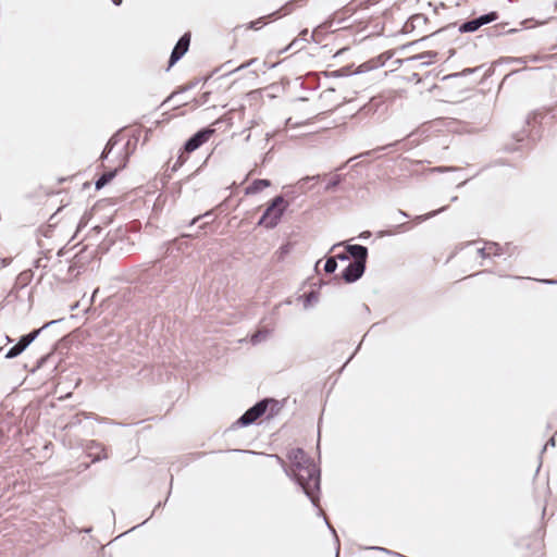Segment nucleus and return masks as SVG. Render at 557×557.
I'll return each mask as SVG.
<instances>
[{
    "instance_id": "obj_31",
    "label": "nucleus",
    "mask_w": 557,
    "mask_h": 557,
    "mask_svg": "<svg viewBox=\"0 0 557 557\" xmlns=\"http://www.w3.org/2000/svg\"><path fill=\"white\" fill-rule=\"evenodd\" d=\"M337 269L336 258L327 257L324 263V271L327 274H332Z\"/></svg>"
},
{
    "instance_id": "obj_28",
    "label": "nucleus",
    "mask_w": 557,
    "mask_h": 557,
    "mask_svg": "<svg viewBox=\"0 0 557 557\" xmlns=\"http://www.w3.org/2000/svg\"><path fill=\"white\" fill-rule=\"evenodd\" d=\"M479 70H480V66L467 67V69L462 70L461 72L448 74V75L444 76L443 79H450V78H456V77H461V76H468V75L475 73Z\"/></svg>"
},
{
    "instance_id": "obj_60",
    "label": "nucleus",
    "mask_w": 557,
    "mask_h": 557,
    "mask_svg": "<svg viewBox=\"0 0 557 557\" xmlns=\"http://www.w3.org/2000/svg\"><path fill=\"white\" fill-rule=\"evenodd\" d=\"M271 457H274L281 465H284V460L278 455H270Z\"/></svg>"
},
{
    "instance_id": "obj_9",
    "label": "nucleus",
    "mask_w": 557,
    "mask_h": 557,
    "mask_svg": "<svg viewBox=\"0 0 557 557\" xmlns=\"http://www.w3.org/2000/svg\"><path fill=\"white\" fill-rule=\"evenodd\" d=\"M367 269L366 264L359 262H349L348 265L342 271L341 277L347 284H352L360 280Z\"/></svg>"
},
{
    "instance_id": "obj_3",
    "label": "nucleus",
    "mask_w": 557,
    "mask_h": 557,
    "mask_svg": "<svg viewBox=\"0 0 557 557\" xmlns=\"http://www.w3.org/2000/svg\"><path fill=\"white\" fill-rule=\"evenodd\" d=\"M288 207L289 201L283 195L275 196L268 203L257 224L268 230L276 227Z\"/></svg>"
},
{
    "instance_id": "obj_15",
    "label": "nucleus",
    "mask_w": 557,
    "mask_h": 557,
    "mask_svg": "<svg viewBox=\"0 0 557 557\" xmlns=\"http://www.w3.org/2000/svg\"><path fill=\"white\" fill-rule=\"evenodd\" d=\"M302 89L317 90L320 87V76L318 73L310 72L306 74L300 84Z\"/></svg>"
},
{
    "instance_id": "obj_30",
    "label": "nucleus",
    "mask_w": 557,
    "mask_h": 557,
    "mask_svg": "<svg viewBox=\"0 0 557 557\" xmlns=\"http://www.w3.org/2000/svg\"><path fill=\"white\" fill-rule=\"evenodd\" d=\"M485 245H487L488 252L491 253V257H500L503 255V247L496 243V242H485Z\"/></svg>"
},
{
    "instance_id": "obj_56",
    "label": "nucleus",
    "mask_w": 557,
    "mask_h": 557,
    "mask_svg": "<svg viewBox=\"0 0 557 557\" xmlns=\"http://www.w3.org/2000/svg\"><path fill=\"white\" fill-rule=\"evenodd\" d=\"M391 235H393V233L388 232V231H381V232L377 233L379 237L391 236Z\"/></svg>"
},
{
    "instance_id": "obj_20",
    "label": "nucleus",
    "mask_w": 557,
    "mask_h": 557,
    "mask_svg": "<svg viewBox=\"0 0 557 557\" xmlns=\"http://www.w3.org/2000/svg\"><path fill=\"white\" fill-rule=\"evenodd\" d=\"M299 299L304 301V308L308 309L309 307L318 302L319 293L312 289L299 296Z\"/></svg>"
},
{
    "instance_id": "obj_1",
    "label": "nucleus",
    "mask_w": 557,
    "mask_h": 557,
    "mask_svg": "<svg viewBox=\"0 0 557 557\" xmlns=\"http://www.w3.org/2000/svg\"><path fill=\"white\" fill-rule=\"evenodd\" d=\"M288 459L292 462L290 472H285L301 488L304 494L310 499L311 504L319 509V515L324 517L329 530L333 533L336 543V557L339 556L341 543L335 529L329 522L323 511L319 507L321 492V472L313 460L302 448H295L288 453Z\"/></svg>"
},
{
    "instance_id": "obj_25",
    "label": "nucleus",
    "mask_w": 557,
    "mask_h": 557,
    "mask_svg": "<svg viewBox=\"0 0 557 557\" xmlns=\"http://www.w3.org/2000/svg\"><path fill=\"white\" fill-rule=\"evenodd\" d=\"M293 249V244L292 243H286L284 245H282L276 251H275V258L277 261H283L285 259V257L292 251Z\"/></svg>"
},
{
    "instance_id": "obj_39",
    "label": "nucleus",
    "mask_w": 557,
    "mask_h": 557,
    "mask_svg": "<svg viewBox=\"0 0 557 557\" xmlns=\"http://www.w3.org/2000/svg\"><path fill=\"white\" fill-rule=\"evenodd\" d=\"M478 255L482 258H490L491 257V253L488 252V248H487V245H485L484 247L482 248H479L478 249Z\"/></svg>"
},
{
    "instance_id": "obj_33",
    "label": "nucleus",
    "mask_w": 557,
    "mask_h": 557,
    "mask_svg": "<svg viewBox=\"0 0 557 557\" xmlns=\"http://www.w3.org/2000/svg\"><path fill=\"white\" fill-rule=\"evenodd\" d=\"M343 181V176L342 175H335L332 177V180L325 185L324 187V190L325 191H331V190H334Z\"/></svg>"
},
{
    "instance_id": "obj_8",
    "label": "nucleus",
    "mask_w": 557,
    "mask_h": 557,
    "mask_svg": "<svg viewBox=\"0 0 557 557\" xmlns=\"http://www.w3.org/2000/svg\"><path fill=\"white\" fill-rule=\"evenodd\" d=\"M191 35L189 32L183 34L177 40L176 45L172 49V52L169 58L168 70H170L174 64H176L188 51L190 46Z\"/></svg>"
},
{
    "instance_id": "obj_49",
    "label": "nucleus",
    "mask_w": 557,
    "mask_h": 557,
    "mask_svg": "<svg viewBox=\"0 0 557 557\" xmlns=\"http://www.w3.org/2000/svg\"><path fill=\"white\" fill-rule=\"evenodd\" d=\"M432 35H433V33H432L430 36H424V37H422L421 39L417 40V41H416V44H418V42H422V41H426V40H429L430 38H437V37H438V36H432ZM411 46H414V42H411Z\"/></svg>"
},
{
    "instance_id": "obj_61",
    "label": "nucleus",
    "mask_w": 557,
    "mask_h": 557,
    "mask_svg": "<svg viewBox=\"0 0 557 557\" xmlns=\"http://www.w3.org/2000/svg\"><path fill=\"white\" fill-rule=\"evenodd\" d=\"M92 231L96 232L97 234H99L102 231V227L99 225H96L92 227Z\"/></svg>"
},
{
    "instance_id": "obj_46",
    "label": "nucleus",
    "mask_w": 557,
    "mask_h": 557,
    "mask_svg": "<svg viewBox=\"0 0 557 557\" xmlns=\"http://www.w3.org/2000/svg\"><path fill=\"white\" fill-rule=\"evenodd\" d=\"M396 230H397L398 232H405V231L410 230V226H409V224H408V223H406V222H405V223L398 224V225L396 226Z\"/></svg>"
},
{
    "instance_id": "obj_22",
    "label": "nucleus",
    "mask_w": 557,
    "mask_h": 557,
    "mask_svg": "<svg viewBox=\"0 0 557 557\" xmlns=\"http://www.w3.org/2000/svg\"><path fill=\"white\" fill-rule=\"evenodd\" d=\"M84 417L86 419H94L96 421H99L100 419L98 418V416H96L95 413L92 412H79V413H76L74 414L70 422L67 423V426L70 428H73V426H76V425H79L82 423V418L81 417Z\"/></svg>"
},
{
    "instance_id": "obj_24",
    "label": "nucleus",
    "mask_w": 557,
    "mask_h": 557,
    "mask_svg": "<svg viewBox=\"0 0 557 557\" xmlns=\"http://www.w3.org/2000/svg\"><path fill=\"white\" fill-rule=\"evenodd\" d=\"M426 22L428 17L422 13L413 14L410 16L411 28H421L426 25Z\"/></svg>"
},
{
    "instance_id": "obj_57",
    "label": "nucleus",
    "mask_w": 557,
    "mask_h": 557,
    "mask_svg": "<svg viewBox=\"0 0 557 557\" xmlns=\"http://www.w3.org/2000/svg\"><path fill=\"white\" fill-rule=\"evenodd\" d=\"M370 154H371V151H367V152L360 153L359 156H356V157H354V158H350V159L348 160V162H350V161H352V160H355V159H357V158H360V157H363V156H370Z\"/></svg>"
},
{
    "instance_id": "obj_52",
    "label": "nucleus",
    "mask_w": 557,
    "mask_h": 557,
    "mask_svg": "<svg viewBox=\"0 0 557 557\" xmlns=\"http://www.w3.org/2000/svg\"><path fill=\"white\" fill-rule=\"evenodd\" d=\"M255 61H256V60H255V59H252V60H250V61H248V62H246V63H243L242 65H239V66L236 69V71H239V70H243V69H246V67L250 66Z\"/></svg>"
},
{
    "instance_id": "obj_16",
    "label": "nucleus",
    "mask_w": 557,
    "mask_h": 557,
    "mask_svg": "<svg viewBox=\"0 0 557 557\" xmlns=\"http://www.w3.org/2000/svg\"><path fill=\"white\" fill-rule=\"evenodd\" d=\"M333 23L334 18L329 17L327 20L319 24L310 34V39L314 42H319L320 39H318V36L323 35L329 28L333 26Z\"/></svg>"
},
{
    "instance_id": "obj_63",
    "label": "nucleus",
    "mask_w": 557,
    "mask_h": 557,
    "mask_svg": "<svg viewBox=\"0 0 557 557\" xmlns=\"http://www.w3.org/2000/svg\"><path fill=\"white\" fill-rule=\"evenodd\" d=\"M528 59H530L531 61H534V62H537L541 60V58L537 55L528 57Z\"/></svg>"
},
{
    "instance_id": "obj_50",
    "label": "nucleus",
    "mask_w": 557,
    "mask_h": 557,
    "mask_svg": "<svg viewBox=\"0 0 557 557\" xmlns=\"http://www.w3.org/2000/svg\"><path fill=\"white\" fill-rule=\"evenodd\" d=\"M527 61H528V57H523V58H513V59H512V62H515V63H519V64H524V63H527Z\"/></svg>"
},
{
    "instance_id": "obj_13",
    "label": "nucleus",
    "mask_w": 557,
    "mask_h": 557,
    "mask_svg": "<svg viewBox=\"0 0 557 557\" xmlns=\"http://www.w3.org/2000/svg\"><path fill=\"white\" fill-rule=\"evenodd\" d=\"M32 344L30 338H28L25 334L22 335L18 342L13 345L4 355L7 359H13L20 356L26 348Z\"/></svg>"
},
{
    "instance_id": "obj_47",
    "label": "nucleus",
    "mask_w": 557,
    "mask_h": 557,
    "mask_svg": "<svg viewBox=\"0 0 557 557\" xmlns=\"http://www.w3.org/2000/svg\"><path fill=\"white\" fill-rule=\"evenodd\" d=\"M399 143H400V140H396L394 143H391L388 145H385V146H382V147L377 148V150L383 151V150H386L388 148L396 147Z\"/></svg>"
},
{
    "instance_id": "obj_14",
    "label": "nucleus",
    "mask_w": 557,
    "mask_h": 557,
    "mask_svg": "<svg viewBox=\"0 0 557 557\" xmlns=\"http://www.w3.org/2000/svg\"><path fill=\"white\" fill-rule=\"evenodd\" d=\"M271 186V181L267 178H257L245 189V195H256Z\"/></svg>"
},
{
    "instance_id": "obj_38",
    "label": "nucleus",
    "mask_w": 557,
    "mask_h": 557,
    "mask_svg": "<svg viewBox=\"0 0 557 557\" xmlns=\"http://www.w3.org/2000/svg\"><path fill=\"white\" fill-rule=\"evenodd\" d=\"M88 221H89V216L87 213H85L79 222H78V225H77V232H79L82 228H84L87 224H88Z\"/></svg>"
},
{
    "instance_id": "obj_6",
    "label": "nucleus",
    "mask_w": 557,
    "mask_h": 557,
    "mask_svg": "<svg viewBox=\"0 0 557 557\" xmlns=\"http://www.w3.org/2000/svg\"><path fill=\"white\" fill-rule=\"evenodd\" d=\"M480 27L478 26L476 20L471 18L460 23L457 27L456 23L448 24L436 32H433L432 36H444V35H455V34H463V33H474Z\"/></svg>"
},
{
    "instance_id": "obj_43",
    "label": "nucleus",
    "mask_w": 557,
    "mask_h": 557,
    "mask_svg": "<svg viewBox=\"0 0 557 557\" xmlns=\"http://www.w3.org/2000/svg\"><path fill=\"white\" fill-rule=\"evenodd\" d=\"M48 358H49V356H48V355L40 357V358L37 360L36 368H35V369H33V372H35V370H36V369H40V368L45 364V362L47 361V359H48Z\"/></svg>"
},
{
    "instance_id": "obj_5",
    "label": "nucleus",
    "mask_w": 557,
    "mask_h": 557,
    "mask_svg": "<svg viewBox=\"0 0 557 557\" xmlns=\"http://www.w3.org/2000/svg\"><path fill=\"white\" fill-rule=\"evenodd\" d=\"M383 65L384 62L381 61V57H379L376 59L368 60L358 66H355L354 64H348L334 71H325L323 74L325 77L333 78L350 77L352 75L367 73Z\"/></svg>"
},
{
    "instance_id": "obj_55",
    "label": "nucleus",
    "mask_w": 557,
    "mask_h": 557,
    "mask_svg": "<svg viewBox=\"0 0 557 557\" xmlns=\"http://www.w3.org/2000/svg\"><path fill=\"white\" fill-rule=\"evenodd\" d=\"M285 198L294 199L295 198V191L294 190H287L284 195Z\"/></svg>"
},
{
    "instance_id": "obj_12",
    "label": "nucleus",
    "mask_w": 557,
    "mask_h": 557,
    "mask_svg": "<svg viewBox=\"0 0 557 557\" xmlns=\"http://www.w3.org/2000/svg\"><path fill=\"white\" fill-rule=\"evenodd\" d=\"M382 107H385V101L382 97H372L368 103L363 104L359 109V114L362 116H370L380 111Z\"/></svg>"
},
{
    "instance_id": "obj_21",
    "label": "nucleus",
    "mask_w": 557,
    "mask_h": 557,
    "mask_svg": "<svg viewBox=\"0 0 557 557\" xmlns=\"http://www.w3.org/2000/svg\"><path fill=\"white\" fill-rule=\"evenodd\" d=\"M498 12L491 11L488 13L482 14L478 17H474L476 20L478 26L481 28L484 25H487L490 23H493L498 20Z\"/></svg>"
},
{
    "instance_id": "obj_45",
    "label": "nucleus",
    "mask_w": 557,
    "mask_h": 557,
    "mask_svg": "<svg viewBox=\"0 0 557 557\" xmlns=\"http://www.w3.org/2000/svg\"><path fill=\"white\" fill-rule=\"evenodd\" d=\"M416 28H411V24H410V17L407 20V22L405 23L404 27H403V30L404 33H410V32H413Z\"/></svg>"
},
{
    "instance_id": "obj_29",
    "label": "nucleus",
    "mask_w": 557,
    "mask_h": 557,
    "mask_svg": "<svg viewBox=\"0 0 557 557\" xmlns=\"http://www.w3.org/2000/svg\"><path fill=\"white\" fill-rule=\"evenodd\" d=\"M269 334H270V332L268 330H259L251 335L250 342L253 345H257V344L263 342L264 339H267Z\"/></svg>"
},
{
    "instance_id": "obj_36",
    "label": "nucleus",
    "mask_w": 557,
    "mask_h": 557,
    "mask_svg": "<svg viewBox=\"0 0 557 557\" xmlns=\"http://www.w3.org/2000/svg\"><path fill=\"white\" fill-rule=\"evenodd\" d=\"M213 215V210H209L207 212H205L203 214H199L195 218H193L187 224L186 226H193L195 225L198 221H200L201 219H210L211 216Z\"/></svg>"
},
{
    "instance_id": "obj_32",
    "label": "nucleus",
    "mask_w": 557,
    "mask_h": 557,
    "mask_svg": "<svg viewBox=\"0 0 557 557\" xmlns=\"http://www.w3.org/2000/svg\"><path fill=\"white\" fill-rule=\"evenodd\" d=\"M55 322L57 321H50V322L44 324L41 327L35 329V330L30 331L29 333H27L25 335L28 338H30V342L33 343L46 327H48L49 325H51V324H53Z\"/></svg>"
},
{
    "instance_id": "obj_11",
    "label": "nucleus",
    "mask_w": 557,
    "mask_h": 557,
    "mask_svg": "<svg viewBox=\"0 0 557 557\" xmlns=\"http://www.w3.org/2000/svg\"><path fill=\"white\" fill-rule=\"evenodd\" d=\"M127 163V156L123 157V162L117 165L114 169H111L109 171L103 172L98 180L95 182V187L97 190L103 188L106 185H108L116 175L117 173L126 166Z\"/></svg>"
},
{
    "instance_id": "obj_34",
    "label": "nucleus",
    "mask_w": 557,
    "mask_h": 557,
    "mask_svg": "<svg viewBox=\"0 0 557 557\" xmlns=\"http://www.w3.org/2000/svg\"><path fill=\"white\" fill-rule=\"evenodd\" d=\"M119 140H120L119 133H116L113 136H111V138L106 144V146L103 148V151H106L107 153H111L113 147L119 143Z\"/></svg>"
},
{
    "instance_id": "obj_2",
    "label": "nucleus",
    "mask_w": 557,
    "mask_h": 557,
    "mask_svg": "<svg viewBox=\"0 0 557 557\" xmlns=\"http://www.w3.org/2000/svg\"><path fill=\"white\" fill-rule=\"evenodd\" d=\"M280 403L273 398H263L247 409L233 424L232 429L246 428L253 424L268 412L267 419L273 418L280 411Z\"/></svg>"
},
{
    "instance_id": "obj_26",
    "label": "nucleus",
    "mask_w": 557,
    "mask_h": 557,
    "mask_svg": "<svg viewBox=\"0 0 557 557\" xmlns=\"http://www.w3.org/2000/svg\"><path fill=\"white\" fill-rule=\"evenodd\" d=\"M267 20H271L270 14L265 16H261L255 21H251L247 24V28L258 30L262 28L267 24Z\"/></svg>"
},
{
    "instance_id": "obj_53",
    "label": "nucleus",
    "mask_w": 557,
    "mask_h": 557,
    "mask_svg": "<svg viewBox=\"0 0 557 557\" xmlns=\"http://www.w3.org/2000/svg\"><path fill=\"white\" fill-rule=\"evenodd\" d=\"M370 236H371V232L370 231H364V232L360 233L359 238L367 239Z\"/></svg>"
},
{
    "instance_id": "obj_4",
    "label": "nucleus",
    "mask_w": 557,
    "mask_h": 557,
    "mask_svg": "<svg viewBox=\"0 0 557 557\" xmlns=\"http://www.w3.org/2000/svg\"><path fill=\"white\" fill-rule=\"evenodd\" d=\"M214 129L211 127H203L193 134L183 145L180 154L177 157L176 162L172 166V171H177L187 160V156L198 148H200L203 144H206L210 137L214 134Z\"/></svg>"
},
{
    "instance_id": "obj_18",
    "label": "nucleus",
    "mask_w": 557,
    "mask_h": 557,
    "mask_svg": "<svg viewBox=\"0 0 557 557\" xmlns=\"http://www.w3.org/2000/svg\"><path fill=\"white\" fill-rule=\"evenodd\" d=\"M190 237L191 235L189 234H182L173 240L168 242V250H172L174 247H176L177 250H183L184 247H187V239Z\"/></svg>"
},
{
    "instance_id": "obj_48",
    "label": "nucleus",
    "mask_w": 557,
    "mask_h": 557,
    "mask_svg": "<svg viewBox=\"0 0 557 557\" xmlns=\"http://www.w3.org/2000/svg\"><path fill=\"white\" fill-rule=\"evenodd\" d=\"M539 282H541L543 284H547V285H555V284H557V280H553V278H543V280H539Z\"/></svg>"
},
{
    "instance_id": "obj_58",
    "label": "nucleus",
    "mask_w": 557,
    "mask_h": 557,
    "mask_svg": "<svg viewBox=\"0 0 557 557\" xmlns=\"http://www.w3.org/2000/svg\"><path fill=\"white\" fill-rule=\"evenodd\" d=\"M163 505H164V503L159 502V503L154 506V508H153V510H152L151 516H153V515H154V512H156L159 508H161Z\"/></svg>"
},
{
    "instance_id": "obj_41",
    "label": "nucleus",
    "mask_w": 557,
    "mask_h": 557,
    "mask_svg": "<svg viewBox=\"0 0 557 557\" xmlns=\"http://www.w3.org/2000/svg\"><path fill=\"white\" fill-rule=\"evenodd\" d=\"M333 258H336V261L339 260V261H347L349 260V252H347V250H345L344 252H341V253H337L336 256H333Z\"/></svg>"
},
{
    "instance_id": "obj_27",
    "label": "nucleus",
    "mask_w": 557,
    "mask_h": 557,
    "mask_svg": "<svg viewBox=\"0 0 557 557\" xmlns=\"http://www.w3.org/2000/svg\"><path fill=\"white\" fill-rule=\"evenodd\" d=\"M446 209H447V206H444V207L440 208L438 210L431 211L426 214L417 215L413 218V221L417 223H422L431 218H434L438 213L444 212Z\"/></svg>"
},
{
    "instance_id": "obj_19",
    "label": "nucleus",
    "mask_w": 557,
    "mask_h": 557,
    "mask_svg": "<svg viewBox=\"0 0 557 557\" xmlns=\"http://www.w3.org/2000/svg\"><path fill=\"white\" fill-rule=\"evenodd\" d=\"M437 52L436 51H426V52H423V53H420V54H417L410 59H408L409 61H416V60H420L421 61V65H429L431 64L432 62H434V59L437 57Z\"/></svg>"
},
{
    "instance_id": "obj_59",
    "label": "nucleus",
    "mask_w": 557,
    "mask_h": 557,
    "mask_svg": "<svg viewBox=\"0 0 557 557\" xmlns=\"http://www.w3.org/2000/svg\"><path fill=\"white\" fill-rule=\"evenodd\" d=\"M398 214H400L401 216H404L406 219L410 218V215L406 211L400 210V209L398 210Z\"/></svg>"
},
{
    "instance_id": "obj_10",
    "label": "nucleus",
    "mask_w": 557,
    "mask_h": 557,
    "mask_svg": "<svg viewBox=\"0 0 557 557\" xmlns=\"http://www.w3.org/2000/svg\"><path fill=\"white\" fill-rule=\"evenodd\" d=\"M87 456L91 459V462H99L108 458L106 448L102 444L96 441H88L85 446Z\"/></svg>"
},
{
    "instance_id": "obj_23",
    "label": "nucleus",
    "mask_w": 557,
    "mask_h": 557,
    "mask_svg": "<svg viewBox=\"0 0 557 557\" xmlns=\"http://www.w3.org/2000/svg\"><path fill=\"white\" fill-rule=\"evenodd\" d=\"M517 32H518L517 28H510V29L504 30L503 25H496V26L487 29V34L490 37H497V36L504 35V34H515Z\"/></svg>"
},
{
    "instance_id": "obj_54",
    "label": "nucleus",
    "mask_w": 557,
    "mask_h": 557,
    "mask_svg": "<svg viewBox=\"0 0 557 557\" xmlns=\"http://www.w3.org/2000/svg\"><path fill=\"white\" fill-rule=\"evenodd\" d=\"M334 91H335V88L330 87V88L325 89V90L320 95V97H321V98H324V97H326V96H327V94H330V92H334Z\"/></svg>"
},
{
    "instance_id": "obj_35",
    "label": "nucleus",
    "mask_w": 557,
    "mask_h": 557,
    "mask_svg": "<svg viewBox=\"0 0 557 557\" xmlns=\"http://www.w3.org/2000/svg\"><path fill=\"white\" fill-rule=\"evenodd\" d=\"M320 180V175H313V176H306L298 181L297 188L300 190H304L306 188V185L311 182H318Z\"/></svg>"
},
{
    "instance_id": "obj_51",
    "label": "nucleus",
    "mask_w": 557,
    "mask_h": 557,
    "mask_svg": "<svg viewBox=\"0 0 557 557\" xmlns=\"http://www.w3.org/2000/svg\"><path fill=\"white\" fill-rule=\"evenodd\" d=\"M196 85H197V82H193V83L184 86L178 92H183V91L189 90V89L194 88Z\"/></svg>"
},
{
    "instance_id": "obj_37",
    "label": "nucleus",
    "mask_w": 557,
    "mask_h": 557,
    "mask_svg": "<svg viewBox=\"0 0 557 557\" xmlns=\"http://www.w3.org/2000/svg\"><path fill=\"white\" fill-rule=\"evenodd\" d=\"M115 245V240L110 236V234L107 235L106 239L99 245V248L106 252L110 249L111 246Z\"/></svg>"
},
{
    "instance_id": "obj_7",
    "label": "nucleus",
    "mask_w": 557,
    "mask_h": 557,
    "mask_svg": "<svg viewBox=\"0 0 557 557\" xmlns=\"http://www.w3.org/2000/svg\"><path fill=\"white\" fill-rule=\"evenodd\" d=\"M345 245V249L349 252V258L352 262H359L367 265L369 250L366 246L359 244H345L344 242L334 244L330 251L335 250L337 247Z\"/></svg>"
},
{
    "instance_id": "obj_64",
    "label": "nucleus",
    "mask_w": 557,
    "mask_h": 557,
    "mask_svg": "<svg viewBox=\"0 0 557 557\" xmlns=\"http://www.w3.org/2000/svg\"><path fill=\"white\" fill-rule=\"evenodd\" d=\"M2 267H7L10 263V259H2Z\"/></svg>"
},
{
    "instance_id": "obj_40",
    "label": "nucleus",
    "mask_w": 557,
    "mask_h": 557,
    "mask_svg": "<svg viewBox=\"0 0 557 557\" xmlns=\"http://www.w3.org/2000/svg\"><path fill=\"white\" fill-rule=\"evenodd\" d=\"M299 39L302 40V41H307V42H309L311 40L310 39V35H309V30L307 28L302 29L299 33Z\"/></svg>"
},
{
    "instance_id": "obj_42",
    "label": "nucleus",
    "mask_w": 557,
    "mask_h": 557,
    "mask_svg": "<svg viewBox=\"0 0 557 557\" xmlns=\"http://www.w3.org/2000/svg\"><path fill=\"white\" fill-rule=\"evenodd\" d=\"M525 137H527V132H525V131H522V132H520V133H518V134H516V135L513 136V138H515L516 143H522V141H524Z\"/></svg>"
},
{
    "instance_id": "obj_44",
    "label": "nucleus",
    "mask_w": 557,
    "mask_h": 557,
    "mask_svg": "<svg viewBox=\"0 0 557 557\" xmlns=\"http://www.w3.org/2000/svg\"><path fill=\"white\" fill-rule=\"evenodd\" d=\"M556 445L555 437H550L547 443L544 445L542 453H544L548 446L554 447Z\"/></svg>"
},
{
    "instance_id": "obj_62",
    "label": "nucleus",
    "mask_w": 557,
    "mask_h": 557,
    "mask_svg": "<svg viewBox=\"0 0 557 557\" xmlns=\"http://www.w3.org/2000/svg\"><path fill=\"white\" fill-rule=\"evenodd\" d=\"M109 154H110V153H107L106 151H103V150H102V152H101V154H100V159H101V160H106V159H108V156H109Z\"/></svg>"
},
{
    "instance_id": "obj_17",
    "label": "nucleus",
    "mask_w": 557,
    "mask_h": 557,
    "mask_svg": "<svg viewBox=\"0 0 557 557\" xmlns=\"http://www.w3.org/2000/svg\"><path fill=\"white\" fill-rule=\"evenodd\" d=\"M298 0H289L287 1L282 8H280L278 10L272 12L270 14L271 16V21H274V20H277L282 16H285L287 14H290L294 9H295V4Z\"/></svg>"
}]
</instances>
